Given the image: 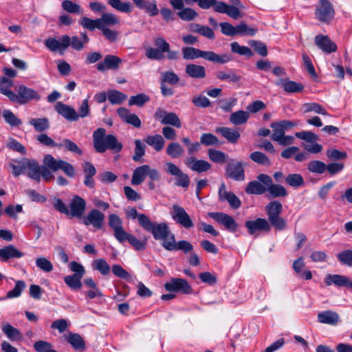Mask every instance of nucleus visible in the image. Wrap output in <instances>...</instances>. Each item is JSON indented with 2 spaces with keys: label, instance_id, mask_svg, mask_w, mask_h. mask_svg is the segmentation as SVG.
<instances>
[{
  "label": "nucleus",
  "instance_id": "obj_56",
  "mask_svg": "<svg viewBox=\"0 0 352 352\" xmlns=\"http://www.w3.org/2000/svg\"><path fill=\"white\" fill-rule=\"evenodd\" d=\"M304 113H309L314 111L318 114H321L323 116H328L329 113L326 111V109L320 104L317 102H308L305 103L303 105Z\"/></svg>",
  "mask_w": 352,
  "mask_h": 352
},
{
  "label": "nucleus",
  "instance_id": "obj_57",
  "mask_svg": "<svg viewBox=\"0 0 352 352\" xmlns=\"http://www.w3.org/2000/svg\"><path fill=\"white\" fill-rule=\"evenodd\" d=\"M77 275H69L64 278L65 284L73 290H78L82 287L81 278Z\"/></svg>",
  "mask_w": 352,
  "mask_h": 352
},
{
  "label": "nucleus",
  "instance_id": "obj_55",
  "mask_svg": "<svg viewBox=\"0 0 352 352\" xmlns=\"http://www.w3.org/2000/svg\"><path fill=\"white\" fill-rule=\"evenodd\" d=\"M2 116L6 123L11 126H19L21 124V120L18 118L10 109H4L2 112Z\"/></svg>",
  "mask_w": 352,
  "mask_h": 352
},
{
  "label": "nucleus",
  "instance_id": "obj_62",
  "mask_svg": "<svg viewBox=\"0 0 352 352\" xmlns=\"http://www.w3.org/2000/svg\"><path fill=\"white\" fill-rule=\"evenodd\" d=\"M177 15L182 20L189 21L195 19L198 14L192 8H184L182 10L177 12Z\"/></svg>",
  "mask_w": 352,
  "mask_h": 352
},
{
  "label": "nucleus",
  "instance_id": "obj_27",
  "mask_svg": "<svg viewBox=\"0 0 352 352\" xmlns=\"http://www.w3.org/2000/svg\"><path fill=\"white\" fill-rule=\"evenodd\" d=\"M276 85L282 87L287 93H299L304 89V85L300 82L290 80L288 78H279Z\"/></svg>",
  "mask_w": 352,
  "mask_h": 352
},
{
  "label": "nucleus",
  "instance_id": "obj_49",
  "mask_svg": "<svg viewBox=\"0 0 352 352\" xmlns=\"http://www.w3.org/2000/svg\"><path fill=\"white\" fill-rule=\"evenodd\" d=\"M208 155L209 159L217 164H224L227 161V155L223 151L215 150L212 148H209L208 151Z\"/></svg>",
  "mask_w": 352,
  "mask_h": 352
},
{
  "label": "nucleus",
  "instance_id": "obj_26",
  "mask_svg": "<svg viewBox=\"0 0 352 352\" xmlns=\"http://www.w3.org/2000/svg\"><path fill=\"white\" fill-rule=\"evenodd\" d=\"M327 286L334 285L337 287H350L352 285L351 280L346 276L340 274H327L324 278Z\"/></svg>",
  "mask_w": 352,
  "mask_h": 352
},
{
  "label": "nucleus",
  "instance_id": "obj_1",
  "mask_svg": "<svg viewBox=\"0 0 352 352\" xmlns=\"http://www.w3.org/2000/svg\"><path fill=\"white\" fill-rule=\"evenodd\" d=\"M140 226L146 232H151L155 240H162V245L164 248L166 243H170L174 239L173 234L166 222H153L147 216L142 215L140 220Z\"/></svg>",
  "mask_w": 352,
  "mask_h": 352
},
{
  "label": "nucleus",
  "instance_id": "obj_41",
  "mask_svg": "<svg viewBox=\"0 0 352 352\" xmlns=\"http://www.w3.org/2000/svg\"><path fill=\"white\" fill-rule=\"evenodd\" d=\"M29 124L33 126L35 131L39 133L47 131L50 128V121L47 118H32Z\"/></svg>",
  "mask_w": 352,
  "mask_h": 352
},
{
  "label": "nucleus",
  "instance_id": "obj_54",
  "mask_svg": "<svg viewBox=\"0 0 352 352\" xmlns=\"http://www.w3.org/2000/svg\"><path fill=\"white\" fill-rule=\"evenodd\" d=\"M285 182L287 184L294 188H298L305 184L302 176L298 173L289 174L285 177Z\"/></svg>",
  "mask_w": 352,
  "mask_h": 352
},
{
  "label": "nucleus",
  "instance_id": "obj_53",
  "mask_svg": "<svg viewBox=\"0 0 352 352\" xmlns=\"http://www.w3.org/2000/svg\"><path fill=\"white\" fill-rule=\"evenodd\" d=\"M217 78L220 80H228L230 82L237 83L241 77L232 72L219 71L216 74Z\"/></svg>",
  "mask_w": 352,
  "mask_h": 352
},
{
  "label": "nucleus",
  "instance_id": "obj_30",
  "mask_svg": "<svg viewBox=\"0 0 352 352\" xmlns=\"http://www.w3.org/2000/svg\"><path fill=\"white\" fill-rule=\"evenodd\" d=\"M133 3L141 10H144L150 16H156L159 10L155 0H132Z\"/></svg>",
  "mask_w": 352,
  "mask_h": 352
},
{
  "label": "nucleus",
  "instance_id": "obj_52",
  "mask_svg": "<svg viewBox=\"0 0 352 352\" xmlns=\"http://www.w3.org/2000/svg\"><path fill=\"white\" fill-rule=\"evenodd\" d=\"M230 47L231 51L233 53L238 54L241 56H245L248 58H250L254 55L252 50L250 47L240 45L239 43L236 41L232 42L230 44Z\"/></svg>",
  "mask_w": 352,
  "mask_h": 352
},
{
  "label": "nucleus",
  "instance_id": "obj_31",
  "mask_svg": "<svg viewBox=\"0 0 352 352\" xmlns=\"http://www.w3.org/2000/svg\"><path fill=\"white\" fill-rule=\"evenodd\" d=\"M216 12L218 13L226 14L234 19H238L243 16L239 8L234 6L228 5L224 2H220L216 8Z\"/></svg>",
  "mask_w": 352,
  "mask_h": 352
},
{
  "label": "nucleus",
  "instance_id": "obj_37",
  "mask_svg": "<svg viewBox=\"0 0 352 352\" xmlns=\"http://www.w3.org/2000/svg\"><path fill=\"white\" fill-rule=\"evenodd\" d=\"M144 141L152 146L157 152L162 151L164 146L165 141L161 135H149L144 138Z\"/></svg>",
  "mask_w": 352,
  "mask_h": 352
},
{
  "label": "nucleus",
  "instance_id": "obj_43",
  "mask_svg": "<svg viewBox=\"0 0 352 352\" xmlns=\"http://www.w3.org/2000/svg\"><path fill=\"white\" fill-rule=\"evenodd\" d=\"M79 24L85 29L89 31H94L96 28L100 30L102 28L100 25V19H92L87 16H83L79 21Z\"/></svg>",
  "mask_w": 352,
  "mask_h": 352
},
{
  "label": "nucleus",
  "instance_id": "obj_2",
  "mask_svg": "<svg viewBox=\"0 0 352 352\" xmlns=\"http://www.w3.org/2000/svg\"><path fill=\"white\" fill-rule=\"evenodd\" d=\"M93 144L94 149L99 153H104L107 150L119 153L123 148L122 144L118 141L115 135H106V129L104 128H98L94 132Z\"/></svg>",
  "mask_w": 352,
  "mask_h": 352
},
{
  "label": "nucleus",
  "instance_id": "obj_42",
  "mask_svg": "<svg viewBox=\"0 0 352 352\" xmlns=\"http://www.w3.org/2000/svg\"><path fill=\"white\" fill-rule=\"evenodd\" d=\"M125 241H128L136 250H144L146 248V241H142L134 235L128 232H126V235L124 236L123 240L119 242L120 243H123Z\"/></svg>",
  "mask_w": 352,
  "mask_h": 352
},
{
  "label": "nucleus",
  "instance_id": "obj_15",
  "mask_svg": "<svg viewBox=\"0 0 352 352\" xmlns=\"http://www.w3.org/2000/svg\"><path fill=\"white\" fill-rule=\"evenodd\" d=\"M164 288L170 292H180L184 294L192 293V287L183 278H172L169 282L164 284Z\"/></svg>",
  "mask_w": 352,
  "mask_h": 352
},
{
  "label": "nucleus",
  "instance_id": "obj_59",
  "mask_svg": "<svg viewBox=\"0 0 352 352\" xmlns=\"http://www.w3.org/2000/svg\"><path fill=\"white\" fill-rule=\"evenodd\" d=\"M307 169L311 173L321 175L326 170V164L319 160H313L308 163Z\"/></svg>",
  "mask_w": 352,
  "mask_h": 352
},
{
  "label": "nucleus",
  "instance_id": "obj_47",
  "mask_svg": "<svg viewBox=\"0 0 352 352\" xmlns=\"http://www.w3.org/2000/svg\"><path fill=\"white\" fill-rule=\"evenodd\" d=\"M94 270L98 271L102 275L107 276L111 272V267L104 258L96 259L91 264Z\"/></svg>",
  "mask_w": 352,
  "mask_h": 352
},
{
  "label": "nucleus",
  "instance_id": "obj_5",
  "mask_svg": "<svg viewBox=\"0 0 352 352\" xmlns=\"http://www.w3.org/2000/svg\"><path fill=\"white\" fill-rule=\"evenodd\" d=\"M282 211L283 205L279 201H272L265 206L267 221L277 230H283L287 228L286 221L280 216Z\"/></svg>",
  "mask_w": 352,
  "mask_h": 352
},
{
  "label": "nucleus",
  "instance_id": "obj_33",
  "mask_svg": "<svg viewBox=\"0 0 352 352\" xmlns=\"http://www.w3.org/2000/svg\"><path fill=\"white\" fill-rule=\"evenodd\" d=\"M25 163L26 164V169H28V177L36 182H40L41 167L38 162L35 160H30L25 158Z\"/></svg>",
  "mask_w": 352,
  "mask_h": 352
},
{
  "label": "nucleus",
  "instance_id": "obj_45",
  "mask_svg": "<svg viewBox=\"0 0 352 352\" xmlns=\"http://www.w3.org/2000/svg\"><path fill=\"white\" fill-rule=\"evenodd\" d=\"M127 98V96L118 90L111 89L107 91V99L112 104H120Z\"/></svg>",
  "mask_w": 352,
  "mask_h": 352
},
{
  "label": "nucleus",
  "instance_id": "obj_6",
  "mask_svg": "<svg viewBox=\"0 0 352 352\" xmlns=\"http://www.w3.org/2000/svg\"><path fill=\"white\" fill-rule=\"evenodd\" d=\"M43 163L54 172L62 170L69 177L75 175V169L72 164L62 160H56L50 154L44 156Z\"/></svg>",
  "mask_w": 352,
  "mask_h": 352
},
{
  "label": "nucleus",
  "instance_id": "obj_22",
  "mask_svg": "<svg viewBox=\"0 0 352 352\" xmlns=\"http://www.w3.org/2000/svg\"><path fill=\"white\" fill-rule=\"evenodd\" d=\"M186 165L190 168L191 170L201 173L208 171L212 166L204 160H198L195 157H190L185 162Z\"/></svg>",
  "mask_w": 352,
  "mask_h": 352
},
{
  "label": "nucleus",
  "instance_id": "obj_50",
  "mask_svg": "<svg viewBox=\"0 0 352 352\" xmlns=\"http://www.w3.org/2000/svg\"><path fill=\"white\" fill-rule=\"evenodd\" d=\"M109 6L122 12L131 13L132 6L130 2H121L120 0H107Z\"/></svg>",
  "mask_w": 352,
  "mask_h": 352
},
{
  "label": "nucleus",
  "instance_id": "obj_48",
  "mask_svg": "<svg viewBox=\"0 0 352 352\" xmlns=\"http://www.w3.org/2000/svg\"><path fill=\"white\" fill-rule=\"evenodd\" d=\"M99 19L100 21V25L104 27L116 25L120 23L119 18L111 12H104Z\"/></svg>",
  "mask_w": 352,
  "mask_h": 352
},
{
  "label": "nucleus",
  "instance_id": "obj_60",
  "mask_svg": "<svg viewBox=\"0 0 352 352\" xmlns=\"http://www.w3.org/2000/svg\"><path fill=\"white\" fill-rule=\"evenodd\" d=\"M256 29L248 26V25L244 22H241L238 25L235 26L236 35L238 34L241 36H254L256 33Z\"/></svg>",
  "mask_w": 352,
  "mask_h": 352
},
{
  "label": "nucleus",
  "instance_id": "obj_8",
  "mask_svg": "<svg viewBox=\"0 0 352 352\" xmlns=\"http://www.w3.org/2000/svg\"><path fill=\"white\" fill-rule=\"evenodd\" d=\"M256 179H259L263 184L267 186V191L274 198L285 197L287 195L286 188L280 184H274L272 177L264 173L258 174Z\"/></svg>",
  "mask_w": 352,
  "mask_h": 352
},
{
  "label": "nucleus",
  "instance_id": "obj_11",
  "mask_svg": "<svg viewBox=\"0 0 352 352\" xmlns=\"http://www.w3.org/2000/svg\"><path fill=\"white\" fill-rule=\"evenodd\" d=\"M154 118L159 120L163 125H170L177 129L182 126V122L175 113L168 112L161 108L155 111Z\"/></svg>",
  "mask_w": 352,
  "mask_h": 352
},
{
  "label": "nucleus",
  "instance_id": "obj_63",
  "mask_svg": "<svg viewBox=\"0 0 352 352\" xmlns=\"http://www.w3.org/2000/svg\"><path fill=\"white\" fill-rule=\"evenodd\" d=\"M149 100V97L145 94H138L136 96H132L129 100V105H136L138 107H142L146 102Z\"/></svg>",
  "mask_w": 352,
  "mask_h": 352
},
{
  "label": "nucleus",
  "instance_id": "obj_35",
  "mask_svg": "<svg viewBox=\"0 0 352 352\" xmlns=\"http://www.w3.org/2000/svg\"><path fill=\"white\" fill-rule=\"evenodd\" d=\"M64 338L75 350L84 351L85 349V342L80 334L70 332L67 335H65Z\"/></svg>",
  "mask_w": 352,
  "mask_h": 352
},
{
  "label": "nucleus",
  "instance_id": "obj_17",
  "mask_svg": "<svg viewBox=\"0 0 352 352\" xmlns=\"http://www.w3.org/2000/svg\"><path fill=\"white\" fill-rule=\"evenodd\" d=\"M55 111L66 120L76 122L79 120L78 112L74 108L62 102H57L54 106Z\"/></svg>",
  "mask_w": 352,
  "mask_h": 352
},
{
  "label": "nucleus",
  "instance_id": "obj_34",
  "mask_svg": "<svg viewBox=\"0 0 352 352\" xmlns=\"http://www.w3.org/2000/svg\"><path fill=\"white\" fill-rule=\"evenodd\" d=\"M245 191L248 195H261L267 192V186L257 179L248 182Z\"/></svg>",
  "mask_w": 352,
  "mask_h": 352
},
{
  "label": "nucleus",
  "instance_id": "obj_29",
  "mask_svg": "<svg viewBox=\"0 0 352 352\" xmlns=\"http://www.w3.org/2000/svg\"><path fill=\"white\" fill-rule=\"evenodd\" d=\"M164 249L168 251L181 250L184 253L187 254L193 250V246L190 242L185 240L176 242L175 237L174 236L173 241H171L170 243H166L164 245Z\"/></svg>",
  "mask_w": 352,
  "mask_h": 352
},
{
  "label": "nucleus",
  "instance_id": "obj_64",
  "mask_svg": "<svg viewBox=\"0 0 352 352\" xmlns=\"http://www.w3.org/2000/svg\"><path fill=\"white\" fill-rule=\"evenodd\" d=\"M338 259L342 264L352 267V250H344L337 255Z\"/></svg>",
  "mask_w": 352,
  "mask_h": 352
},
{
  "label": "nucleus",
  "instance_id": "obj_13",
  "mask_svg": "<svg viewBox=\"0 0 352 352\" xmlns=\"http://www.w3.org/2000/svg\"><path fill=\"white\" fill-rule=\"evenodd\" d=\"M166 171L175 176V184L177 186L187 188L190 184V178L188 175L184 173L182 170L173 162H168L166 164Z\"/></svg>",
  "mask_w": 352,
  "mask_h": 352
},
{
  "label": "nucleus",
  "instance_id": "obj_38",
  "mask_svg": "<svg viewBox=\"0 0 352 352\" xmlns=\"http://www.w3.org/2000/svg\"><path fill=\"white\" fill-rule=\"evenodd\" d=\"M339 319V315L332 311H324L318 315V321L323 324L335 325L338 322Z\"/></svg>",
  "mask_w": 352,
  "mask_h": 352
},
{
  "label": "nucleus",
  "instance_id": "obj_32",
  "mask_svg": "<svg viewBox=\"0 0 352 352\" xmlns=\"http://www.w3.org/2000/svg\"><path fill=\"white\" fill-rule=\"evenodd\" d=\"M215 132L220 133L226 140L231 143L235 144L240 138V133L234 129L226 126H220L215 129Z\"/></svg>",
  "mask_w": 352,
  "mask_h": 352
},
{
  "label": "nucleus",
  "instance_id": "obj_10",
  "mask_svg": "<svg viewBox=\"0 0 352 352\" xmlns=\"http://www.w3.org/2000/svg\"><path fill=\"white\" fill-rule=\"evenodd\" d=\"M170 214L172 219L183 228L190 229L194 226L192 220L183 207L174 204Z\"/></svg>",
  "mask_w": 352,
  "mask_h": 352
},
{
  "label": "nucleus",
  "instance_id": "obj_20",
  "mask_svg": "<svg viewBox=\"0 0 352 352\" xmlns=\"http://www.w3.org/2000/svg\"><path fill=\"white\" fill-rule=\"evenodd\" d=\"M104 220V214L97 209L91 210L84 218L83 223L86 226L92 225L96 229L102 227Z\"/></svg>",
  "mask_w": 352,
  "mask_h": 352
},
{
  "label": "nucleus",
  "instance_id": "obj_44",
  "mask_svg": "<svg viewBox=\"0 0 352 352\" xmlns=\"http://www.w3.org/2000/svg\"><path fill=\"white\" fill-rule=\"evenodd\" d=\"M250 117L249 113L243 110L236 111L231 113L230 122L234 125H241L245 123Z\"/></svg>",
  "mask_w": 352,
  "mask_h": 352
},
{
  "label": "nucleus",
  "instance_id": "obj_61",
  "mask_svg": "<svg viewBox=\"0 0 352 352\" xmlns=\"http://www.w3.org/2000/svg\"><path fill=\"white\" fill-rule=\"evenodd\" d=\"M62 8L69 12L70 14H80L81 13V8L80 6L70 1V0H65L61 3Z\"/></svg>",
  "mask_w": 352,
  "mask_h": 352
},
{
  "label": "nucleus",
  "instance_id": "obj_58",
  "mask_svg": "<svg viewBox=\"0 0 352 352\" xmlns=\"http://www.w3.org/2000/svg\"><path fill=\"white\" fill-rule=\"evenodd\" d=\"M250 158L260 165L270 166L271 161L268 157L262 152L254 151L250 153Z\"/></svg>",
  "mask_w": 352,
  "mask_h": 352
},
{
  "label": "nucleus",
  "instance_id": "obj_19",
  "mask_svg": "<svg viewBox=\"0 0 352 352\" xmlns=\"http://www.w3.org/2000/svg\"><path fill=\"white\" fill-rule=\"evenodd\" d=\"M109 226L114 231V236L118 241H122L126 232L122 227V221L118 215L111 214L109 216Z\"/></svg>",
  "mask_w": 352,
  "mask_h": 352
},
{
  "label": "nucleus",
  "instance_id": "obj_18",
  "mask_svg": "<svg viewBox=\"0 0 352 352\" xmlns=\"http://www.w3.org/2000/svg\"><path fill=\"white\" fill-rule=\"evenodd\" d=\"M314 42L320 50L327 54L335 52L338 49L336 44L327 35L318 34L316 36Z\"/></svg>",
  "mask_w": 352,
  "mask_h": 352
},
{
  "label": "nucleus",
  "instance_id": "obj_24",
  "mask_svg": "<svg viewBox=\"0 0 352 352\" xmlns=\"http://www.w3.org/2000/svg\"><path fill=\"white\" fill-rule=\"evenodd\" d=\"M122 59L114 55H107L104 60L97 64L96 68L100 72L107 69L115 70L119 68Z\"/></svg>",
  "mask_w": 352,
  "mask_h": 352
},
{
  "label": "nucleus",
  "instance_id": "obj_9",
  "mask_svg": "<svg viewBox=\"0 0 352 352\" xmlns=\"http://www.w3.org/2000/svg\"><path fill=\"white\" fill-rule=\"evenodd\" d=\"M208 215L232 233L239 230V225L232 216L228 214L222 212H210L208 213Z\"/></svg>",
  "mask_w": 352,
  "mask_h": 352
},
{
  "label": "nucleus",
  "instance_id": "obj_16",
  "mask_svg": "<svg viewBox=\"0 0 352 352\" xmlns=\"http://www.w3.org/2000/svg\"><path fill=\"white\" fill-rule=\"evenodd\" d=\"M219 199L221 201H228L231 208L236 210L241 206V201L239 198L232 192L226 190V186L221 183L218 191Z\"/></svg>",
  "mask_w": 352,
  "mask_h": 352
},
{
  "label": "nucleus",
  "instance_id": "obj_23",
  "mask_svg": "<svg viewBox=\"0 0 352 352\" xmlns=\"http://www.w3.org/2000/svg\"><path fill=\"white\" fill-rule=\"evenodd\" d=\"M17 92L19 94L21 104H26L33 100H39L41 99L40 94L36 90L25 85H20L17 89Z\"/></svg>",
  "mask_w": 352,
  "mask_h": 352
},
{
  "label": "nucleus",
  "instance_id": "obj_12",
  "mask_svg": "<svg viewBox=\"0 0 352 352\" xmlns=\"http://www.w3.org/2000/svg\"><path fill=\"white\" fill-rule=\"evenodd\" d=\"M272 225L263 218L258 217L254 220H248L245 222V227L250 235H258L259 232H269Z\"/></svg>",
  "mask_w": 352,
  "mask_h": 352
},
{
  "label": "nucleus",
  "instance_id": "obj_7",
  "mask_svg": "<svg viewBox=\"0 0 352 352\" xmlns=\"http://www.w3.org/2000/svg\"><path fill=\"white\" fill-rule=\"evenodd\" d=\"M314 14L319 21L329 24L335 16L333 4L329 0H320L319 3L316 6Z\"/></svg>",
  "mask_w": 352,
  "mask_h": 352
},
{
  "label": "nucleus",
  "instance_id": "obj_3",
  "mask_svg": "<svg viewBox=\"0 0 352 352\" xmlns=\"http://www.w3.org/2000/svg\"><path fill=\"white\" fill-rule=\"evenodd\" d=\"M44 45L50 51L58 52L60 55H63L69 46L76 51H81L84 48L83 42L76 35L70 37L67 34H64L59 40L49 37L44 41Z\"/></svg>",
  "mask_w": 352,
  "mask_h": 352
},
{
  "label": "nucleus",
  "instance_id": "obj_51",
  "mask_svg": "<svg viewBox=\"0 0 352 352\" xmlns=\"http://www.w3.org/2000/svg\"><path fill=\"white\" fill-rule=\"evenodd\" d=\"M183 153L184 149L178 142H170L166 148V154L171 158H178L182 156Z\"/></svg>",
  "mask_w": 352,
  "mask_h": 352
},
{
  "label": "nucleus",
  "instance_id": "obj_39",
  "mask_svg": "<svg viewBox=\"0 0 352 352\" xmlns=\"http://www.w3.org/2000/svg\"><path fill=\"white\" fill-rule=\"evenodd\" d=\"M148 168V165H142L140 166L137 167L133 173L132 179H131V184L132 185H140L142 184L146 177L147 176V170Z\"/></svg>",
  "mask_w": 352,
  "mask_h": 352
},
{
  "label": "nucleus",
  "instance_id": "obj_28",
  "mask_svg": "<svg viewBox=\"0 0 352 352\" xmlns=\"http://www.w3.org/2000/svg\"><path fill=\"white\" fill-rule=\"evenodd\" d=\"M24 256V253L16 249L13 245H9L0 249V261L7 262L10 259L19 258Z\"/></svg>",
  "mask_w": 352,
  "mask_h": 352
},
{
  "label": "nucleus",
  "instance_id": "obj_46",
  "mask_svg": "<svg viewBox=\"0 0 352 352\" xmlns=\"http://www.w3.org/2000/svg\"><path fill=\"white\" fill-rule=\"evenodd\" d=\"M2 331L11 340L18 341L22 339L21 333L8 323L2 327Z\"/></svg>",
  "mask_w": 352,
  "mask_h": 352
},
{
  "label": "nucleus",
  "instance_id": "obj_40",
  "mask_svg": "<svg viewBox=\"0 0 352 352\" xmlns=\"http://www.w3.org/2000/svg\"><path fill=\"white\" fill-rule=\"evenodd\" d=\"M57 148L58 149L64 148L67 151H69L78 155H82V151L73 141L68 138H64L61 142L58 143Z\"/></svg>",
  "mask_w": 352,
  "mask_h": 352
},
{
  "label": "nucleus",
  "instance_id": "obj_14",
  "mask_svg": "<svg viewBox=\"0 0 352 352\" xmlns=\"http://www.w3.org/2000/svg\"><path fill=\"white\" fill-rule=\"evenodd\" d=\"M246 163L239 162H229L226 168V175L228 178H230L234 181L241 182L245 180V170Z\"/></svg>",
  "mask_w": 352,
  "mask_h": 352
},
{
  "label": "nucleus",
  "instance_id": "obj_4",
  "mask_svg": "<svg viewBox=\"0 0 352 352\" xmlns=\"http://www.w3.org/2000/svg\"><path fill=\"white\" fill-rule=\"evenodd\" d=\"M182 53L184 60H194L203 58L214 63L224 64L232 59L230 54L219 55L212 51H203L192 47H184L182 49Z\"/></svg>",
  "mask_w": 352,
  "mask_h": 352
},
{
  "label": "nucleus",
  "instance_id": "obj_36",
  "mask_svg": "<svg viewBox=\"0 0 352 352\" xmlns=\"http://www.w3.org/2000/svg\"><path fill=\"white\" fill-rule=\"evenodd\" d=\"M185 72L189 77L196 79L204 78L206 76L204 66L192 63L186 66Z\"/></svg>",
  "mask_w": 352,
  "mask_h": 352
},
{
  "label": "nucleus",
  "instance_id": "obj_21",
  "mask_svg": "<svg viewBox=\"0 0 352 352\" xmlns=\"http://www.w3.org/2000/svg\"><path fill=\"white\" fill-rule=\"evenodd\" d=\"M86 201L78 195H74L70 202L69 214L74 217L80 218L86 210Z\"/></svg>",
  "mask_w": 352,
  "mask_h": 352
},
{
  "label": "nucleus",
  "instance_id": "obj_25",
  "mask_svg": "<svg viewBox=\"0 0 352 352\" xmlns=\"http://www.w3.org/2000/svg\"><path fill=\"white\" fill-rule=\"evenodd\" d=\"M117 113L122 120L136 128H140L142 122L139 117L135 113H131L125 107H120L117 109Z\"/></svg>",
  "mask_w": 352,
  "mask_h": 352
}]
</instances>
